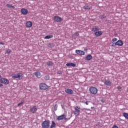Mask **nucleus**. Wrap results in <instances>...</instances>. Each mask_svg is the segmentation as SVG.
Instances as JSON below:
<instances>
[{
	"label": "nucleus",
	"instance_id": "obj_19",
	"mask_svg": "<svg viewBox=\"0 0 128 128\" xmlns=\"http://www.w3.org/2000/svg\"><path fill=\"white\" fill-rule=\"evenodd\" d=\"M104 84L106 86H112V82L110 80H106Z\"/></svg>",
	"mask_w": 128,
	"mask_h": 128
},
{
	"label": "nucleus",
	"instance_id": "obj_8",
	"mask_svg": "<svg viewBox=\"0 0 128 128\" xmlns=\"http://www.w3.org/2000/svg\"><path fill=\"white\" fill-rule=\"evenodd\" d=\"M38 110V108H36V106H34L30 108V112L32 114H36V111Z\"/></svg>",
	"mask_w": 128,
	"mask_h": 128
},
{
	"label": "nucleus",
	"instance_id": "obj_7",
	"mask_svg": "<svg viewBox=\"0 0 128 128\" xmlns=\"http://www.w3.org/2000/svg\"><path fill=\"white\" fill-rule=\"evenodd\" d=\"M66 114H64L58 116L57 118V120H68V118H66Z\"/></svg>",
	"mask_w": 128,
	"mask_h": 128
},
{
	"label": "nucleus",
	"instance_id": "obj_35",
	"mask_svg": "<svg viewBox=\"0 0 128 128\" xmlns=\"http://www.w3.org/2000/svg\"><path fill=\"white\" fill-rule=\"evenodd\" d=\"M117 88L120 90H122V87H120V86H118L117 87Z\"/></svg>",
	"mask_w": 128,
	"mask_h": 128
},
{
	"label": "nucleus",
	"instance_id": "obj_3",
	"mask_svg": "<svg viewBox=\"0 0 128 128\" xmlns=\"http://www.w3.org/2000/svg\"><path fill=\"white\" fill-rule=\"evenodd\" d=\"M40 88L42 90H45L48 88H50V86L44 83H42L40 84Z\"/></svg>",
	"mask_w": 128,
	"mask_h": 128
},
{
	"label": "nucleus",
	"instance_id": "obj_21",
	"mask_svg": "<svg viewBox=\"0 0 128 128\" xmlns=\"http://www.w3.org/2000/svg\"><path fill=\"white\" fill-rule=\"evenodd\" d=\"M54 38V36L48 35L44 37V38L46 40H50V38Z\"/></svg>",
	"mask_w": 128,
	"mask_h": 128
},
{
	"label": "nucleus",
	"instance_id": "obj_28",
	"mask_svg": "<svg viewBox=\"0 0 128 128\" xmlns=\"http://www.w3.org/2000/svg\"><path fill=\"white\" fill-rule=\"evenodd\" d=\"M100 16L102 20H104V18H106V14H102Z\"/></svg>",
	"mask_w": 128,
	"mask_h": 128
},
{
	"label": "nucleus",
	"instance_id": "obj_44",
	"mask_svg": "<svg viewBox=\"0 0 128 128\" xmlns=\"http://www.w3.org/2000/svg\"><path fill=\"white\" fill-rule=\"evenodd\" d=\"M127 92H128V89L127 90Z\"/></svg>",
	"mask_w": 128,
	"mask_h": 128
},
{
	"label": "nucleus",
	"instance_id": "obj_34",
	"mask_svg": "<svg viewBox=\"0 0 128 128\" xmlns=\"http://www.w3.org/2000/svg\"><path fill=\"white\" fill-rule=\"evenodd\" d=\"M112 40L113 42H116V40H118V38H113V39Z\"/></svg>",
	"mask_w": 128,
	"mask_h": 128
},
{
	"label": "nucleus",
	"instance_id": "obj_2",
	"mask_svg": "<svg viewBox=\"0 0 128 128\" xmlns=\"http://www.w3.org/2000/svg\"><path fill=\"white\" fill-rule=\"evenodd\" d=\"M50 122L49 120H45L42 124V128H50Z\"/></svg>",
	"mask_w": 128,
	"mask_h": 128
},
{
	"label": "nucleus",
	"instance_id": "obj_38",
	"mask_svg": "<svg viewBox=\"0 0 128 128\" xmlns=\"http://www.w3.org/2000/svg\"><path fill=\"white\" fill-rule=\"evenodd\" d=\"M112 128H118L116 125H114Z\"/></svg>",
	"mask_w": 128,
	"mask_h": 128
},
{
	"label": "nucleus",
	"instance_id": "obj_11",
	"mask_svg": "<svg viewBox=\"0 0 128 128\" xmlns=\"http://www.w3.org/2000/svg\"><path fill=\"white\" fill-rule=\"evenodd\" d=\"M76 52L77 54H80V56H84L86 54L84 52L81 50H76Z\"/></svg>",
	"mask_w": 128,
	"mask_h": 128
},
{
	"label": "nucleus",
	"instance_id": "obj_45",
	"mask_svg": "<svg viewBox=\"0 0 128 128\" xmlns=\"http://www.w3.org/2000/svg\"><path fill=\"white\" fill-rule=\"evenodd\" d=\"M88 110H90V109H88Z\"/></svg>",
	"mask_w": 128,
	"mask_h": 128
},
{
	"label": "nucleus",
	"instance_id": "obj_37",
	"mask_svg": "<svg viewBox=\"0 0 128 128\" xmlns=\"http://www.w3.org/2000/svg\"><path fill=\"white\" fill-rule=\"evenodd\" d=\"M75 35H76V36H79L78 32H75Z\"/></svg>",
	"mask_w": 128,
	"mask_h": 128
},
{
	"label": "nucleus",
	"instance_id": "obj_13",
	"mask_svg": "<svg viewBox=\"0 0 128 128\" xmlns=\"http://www.w3.org/2000/svg\"><path fill=\"white\" fill-rule=\"evenodd\" d=\"M65 92L66 94H74V91L70 88H66L65 90Z\"/></svg>",
	"mask_w": 128,
	"mask_h": 128
},
{
	"label": "nucleus",
	"instance_id": "obj_33",
	"mask_svg": "<svg viewBox=\"0 0 128 128\" xmlns=\"http://www.w3.org/2000/svg\"><path fill=\"white\" fill-rule=\"evenodd\" d=\"M100 102H101L104 103V102H106V100L102 99L100 100Z\"/></svg>",
	"mask_w": 128,
	"mask_h": 128
},
{
	"label": "nucleus",
	"instance_id": "obj_27",
	"mask_svg": "<svg viewBox=\"0 0 128 128\" xmlns=\"http://www.w3.org/2000/svg\"><path fill=\"white\" fill-rule=\"evenodd\" d=\"M123 116L128 120V114L126 112L123 113Z\"/></svg>",
	"mask_w": 128,
	"mask_h": 128
},
{
	"label": "nucleus",
	"instance_id": "obj_1",
	"mask_svg": "<svg viewBox=\"0 0 128 128\" xmlns=\"http://www.w3.org/2000/svg\"><path fill=\"white\" fill-rule=\"evenodd\" d=\"M80 107L79 106H76L74 108V110L73 111V114L76 116H78L80 115Z\"/></svg>",
	"mask_w": 128,
	"mask_h": 128
},
{
	"label": "nucleus",
	"instance_id": "obj_5",
	"mask_svg": "<svg viewBox=\"0 0 128 128\" xmlns=\"http://www.w3.org/2000/svg\"><path fill=\"white\" fill-rule=\"evenodd\" d=\"M0 82L4 84H10V80L6 78H2L0 79Z\"/></svg>",
	"mask_w": 128,
	"mask_h": 128
},
{
	"label": "nucleus",
	"instance_id": "obj_17",
	"mask_svg": "<svg viewBox=\"0 0 128 128\" xmlns=\"http://www.w3.org/2000/svg\"><path fill=\"white\" fill-rule=\"evenodd\" d=\"M66 66H72L73 68H74L76 66V64L72 63V62H70V63H67L66 64Z\"/></svg>",
	"mask_w": 128,
	"mask_h": 128
},
{
	"label": "nucleus",
	"instance_id": "obj_41",
	"mask_svg": "<svg viewBox=\"0 0 128 128\" xmlns=\"http://www.w3.org/2000/svg\"><path fill=\"white\" fill-rule=\"evenodd\" d=\"M85 104H88V102L87 101V102H85Z\"/></svg>",
	"mask_w": 128,
	"mask_h": 128
},
{
	"label": "nucleus",
	"instance_id": "obj_32",
	"mask_svg": "<svg viewBox=\"0 0 128 128\" xmlns=\"http://www.w3.org/2000/svg\"><path fill=\"white\" fill-rule=\"evenodd\" d=\"M58 74H62V72L58 70L57 72Z\"/></svg>",
	"mask_w": 128,
	"mask_h": 128
},
{
	"label": "nucleus",
	"instance_id": "obj_42",
	"mask_svg": "<svg viewBox=\"0 0 128 128\" xmlns=\"http://www.w3.org/2000/svg\"><path fill=\"white\" fill-rule=\"evenodd\" d=\"M94 107H91V108H94Z\"/></svg>",
	"mask_w": 128,
	"mask_h": 128
},
{
	"label": "nucleus",
	"instance_id": "obj_39",
	"mask_svg": "<svg viewBox=\"0 0 128 128\" xmlns=\"http://www.w3.org/2000/svg\"><path fill=\"white\" fill-rule=\"evenodd\" d=\"M0 44H2V46L4 45V43L2 42H0Z\"/></svg>",
	"mask_w": 128,
	"mask_h": 128
},
{
	"label": "nucleus",
	"instance_id": "obj_30",
	"mask_svg": "<svg viewBox=\"0 0 128 128\" xmlns=\"http://www.w3.org/2000/svg\"><path fill=\"white\" fill-rule=\"evenodd\" d=\"M6 52L8 54H10L12 52V50H10V49H8L6 50Z\"/></svg>",
	"mask_w": 128,
	"mask_h": 128
},
{
	"label": "nucleus",
	"instance_id": "obj_20",
	"mask_svg": "<svg viewBox=\"0 0 128 128\" xmlns=\"http://www.w3.org/2000/svg\"><path fill=\"white\" fill-rule=\"evenodd\" d=\"M92 58V54H88L85 58L86 60H90Z\"/></svg>",
	"mask_w": 128,
	"mask_h": 128
},
{
	"label": "nucleus",
	"instance_id": "obj_36",
	"mask_svg": "<svg viewBox=\"0 0 128 128\" xmlns=\"http://www.w3.org/2000/svg\"><path fill=\"white\" fill-rule=\"evenodd\" d=\"M22 104H24L23 102L18 104V106H22Z\"/></svg>",
	"mask_w": 128,
	"mask_h": 128
},
{
	"label": "nucleus",
	"instance_id": "obj_26",
	"mask_svg": "<svg viewBox=\"0 0 128 128\" xmlns=\"http://www.w3.org/2000/svg\"><path fill=\"white\" fill-rule=\"evenodd\" d=\"M50 128H56V122H54V121H52V124H51Z\"/></svg>",
	"mask_w": 128,
	"mask_h": 128
},
{
	"label": "nucleus",
	"instance_id": "obj_29",
	"mask_svg": "<svg viewBox=\"0 0 128 128\" xmlns=\"http://www.w3.org/2000/svg\"><path fill=\"white\" fill-rule=\"evenodd\" d=\"M44 80H50V76H44Z\"/></svg>",
	"mask_w": 128,
	"mask_h": 128
},
{
	"label": "nucleus",
	"instance_id": "obj_12",
	"mask_svg": "<svg viewBox=\"0 0 128 128\" xmlns=\"http://www.w3.org/2000/svg\"><path fill=\"white\" fill-rule=\"evenodd\" d=\"M34 74L36 78H42V74H40L39 72H34Z\"/></svg>",
	"mask_w": 128,
	"mask_h": 128
},
{
	"label": "nucleus",
	"instance_id": "obj_6",
	"mask_svg": "<svg viewBox=\"0 0 128 128\" xmlns=\"http://www.w3.org/2000/svg\"><path fill=\"white\" fill-rule=\"evenodd\" d=\"M54 20L56 22H60L62 20V18L58 16H54Z\"/></svg>",
	"mask_w": 128,
	"mask_h": 128
},
{
	"label": "nucleus",
	"instance_id": "obj_25",
	"mask_svg": "<svg viewBox=\"0 0 128 128\" xmlns=\"http://www.w3.org/2000/svg\"><path fill=\"white\" fill-rule=\"evenodd\" d=\"M48 48H54V45L52 43H48Z\"/></svg>",
	"mask_w": 128,
	"mask_h": 128
},
{
	"label": "nucleus",
	"instance_id": "obj_22",
	"mask_svg": "<svg viewBox=\"0 0 128 128\" xmlns=\"http://www.w3.org/2000/svg\"><path fill=\"white\" fill-rule=\"evenodd\" d=\"M83 8L84 10H90L92 9V7H90V6H84Z\"/></svg>",
	"mask_w": 128,
	"mask_h": 128
},
{
	"label": "nucleus",
	"instance_id": "obj_15",
	"mask_svg": "<svg viewBox=\"0 0 128 128\" xmlns=\"http://www.w3.org/2000/svg\"><path fill=\"white\" fill-rule=\"evenodd\" d=\"M28 10H26V8H22L21 9V12L22 14H28Z\"/></svg>",
	"mask_w": 128,
	"mask_h": 128
},
{
	"label": "nucleus",
	"instance_id": "obj_9",
	"mask_svg": "<svg viewBox=\"0 0 128 128\" xmlns=\"http://www.w3.org/2000/svg\"><path fill=\"white\" fill-rule=\"evenodd\" d=\"M22 78V74L20 73H18L16 75H14L12 76V78H13L14 80L16 78Z\"/></svg>",
	"mask_w": 128,
	"mask_h": 128
},
{
	"label": "nucleus",
	"instance_id": "obj_31",
	"mask_svg": "<svg viewBox=\"0 0 128 128\" xmlns=\"http://www.w3.org/2000/svg\"><path fill=\"white\" fill-rule=\"evenodd\" d=\"M54 110H58V104H56L54 108Z\"/></svg>",
	"mask_w": 128,
	"mask_h": 128
},
{
	"label": "nucleus",
	"instance_id": "obj_40",
	"mask_svg": "<svg viewBox=\"0 0 128 128\" xmlns=\"http://www.w3.org/2000/svg\"><path fill=\"white\" fill-rule=\"evenodd\" d=\"M2 86H4V84H0V88H2Z\"/></svg>",
	"mask_w": 128,
	"mask_h": 128
},
{
	"label": "nucleus",
	"instance_id": "obj_4",
	"mask_svg": "<svg viewBox=\"0 0 128 128\" xmlns=\"http://www.w3.org/2000/svg\"><path fill=\"white\" fill-rule=\"evenodd\" d=\"M89 90L92 94H98V88L96 87L90 88Z\"/></svg>",
	"mask_w": 128,
	"mask_h": 128
},
{
	"label": "nucleus",
	"instance_id": "obj_23",
	"mask_svg": "<svg viewBox=\"0 0 128 128\" xmlns=\"http://www.w3.org/2000/svg\"><path fill=\"white\" fill-rule=\"evenodd\" d=\"M6 8H14V6L11 5L10 4H6Z\"/></svg>",
	"mask_w": 128,
	"mask_h": 128
},
{
	"label": "nucleus",
	"instance_id": "obj_16",
	"mask_svg": "<svg viewBox=\"0 0 128 128\" xmlns=\"http://www.w3.org/2000/svg\"><path fill=\"white\" fill-rule=\"evenodd\" d=\"M26 26V28H31V26H32V22L30 21L27 22Z\"/></svg>",
	"mask_w": 128,
	"mask_h": 128
},
{
	"label": "nucleus",
	"instance_id": "obj_24",
	"mask_svg": "<svg viewBox=\"0 0 128 128\" xmlns=\"http://www.w3.org/2000/svg\"><path fill=\"white\" fill-rule=\"evenodd\" d=\"M46 64L48 66H52V64H54V62H52V61H49L48 62H46Z\"/></svg>",
	"mask_w": 128,
	"mask_h": 128
},
{
	"label": "nucleus",
	"instance_id": "obj_43",
	"mask_svg": "<svg viewBox=\"0 0 128 128\" xmlns=\"http://www.w3.org/2000/svg\"><path fill=\"white\" fill-rule=\"evenodd\" d=\"M0 78H2V76H0Z\"/></svg>",
	"mask_w": 128,
	"mask_h": 128
},
{
	"label": "nucleus",
	"instance_id": "obj_10",
	"mask_svg": "<svg viewBox=\"0 0 128 128\" xmlns=\"http://www.w3.org/2000/svg\"><path fill=\"white\" fill-rule=\"evenodd\" d=\"M92 31L94 32H96L100 31V28L96 26H93L91 28Z\"/></svg>",
	"mask_w": 128,
	"mask_h": 128
},
{
	"label": "nucleus",
	"instance_id": "obj_14",
	"mask_svg": "<svg viewBox=\"0 0 128 128\" xmlns=\"http://www.w3.org/2000/svg\"><path fill=\"white\" fill-rule=\"evenodd\" d=\"M116 46H122V44H124V42L121 40H118L115 43Z\"/></svg>",
	"mask_w": 128,
	"mask_h": 128
},
{
	"label": "nucleus",
	"instance_id": "obj_18",
	"mask_svg": "<svg viewBox=\"0 0 128 128\" xmlns=\"http://www.w3.org/2000/svg\"><path fill=\"white\" fill-rule=\"evenodd\" d=\"M94 34L96 36H100L102 34V31H96V32H94Z\"/></svg>",
	"mask_w": 128,
	"mask_h": 128
}]
</instances>
